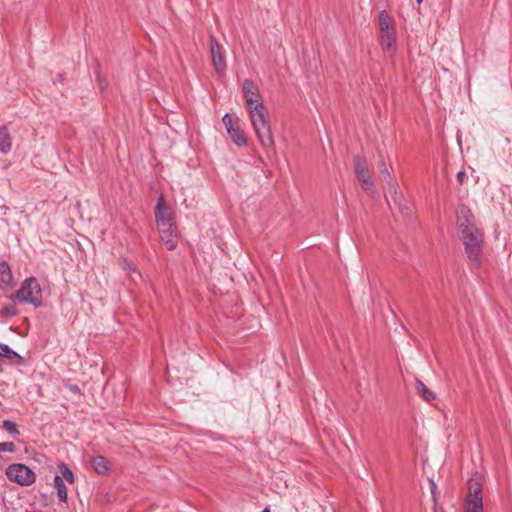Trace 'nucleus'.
<instances>
[{
	"label": "nucleus",
	"mask_w": 512,
	"mask_h": 512,
	"mask_svg": "<svg viewBox=\"0 0 512 512\" xmlns=\"http://www.w3.org/2000/svg\"><path fill=\"white\" fill-rule=\"evenodd\" d=\"M222 121L227 133L229 132V129L232 130L236 127V120H234V118L228 113L223 116Z\"/></svg>",
	"instance_id": "26"
},
{
	"label": "nucleus",
	"mask_w": 512,
	"mask_h": 512,
	"mask_svg": "<svg viewBox=\"0 0 512 512\" xmlns=\"http://www.w3.org/2000/svg\"><path fill=\"white\" fill-rule=\"evenodd\" d=\"M155 219H156L157 227L161 226V224L173 223L172 211L166 205V202H165L163 196H160L157 201V204L155 207Z\"/></svg>",
	"instance_id": "8"
},
{
	"label": "nucleus",
	"mask_w": 512,
	"mask_h": 512,
	"mask_svg": "<svg viewBox=\"0 0 512 512\" xmlns=\"http://www.w3.org/2000/svg\"><path fill=\"white\" fill-rule=\"evenodd\" d=\"M356 177L360 182V185L363 190L370 193L374 192V183L372 181V177L369 170L356 174Z\"/></svg>",
	"instance_id": "15"
},
{
	"label": "nucleus",
	"mask_w": 512,
	"mask_h": 512,
	"mask_svg": "<svg viewBox=\"0 0 512 512\" xmlns=\"http://www.w3.org/2000/svg\"><path fill=\"white\" fill-rule=\"evenodd\" d=\"M354 166H355V174L369 170L367 160L360 155H356L354 157Z\"/></svg>",
	"instance_id": "21"
},
{
	"label": "nucleus",
	"mask_w": 512,
	"mask_h": 512,
	"mask_svg": "<svg viewBox=\"0 0 512 512\" xmlns=\"http://www.w3.org/2000/svg\"><path fill=\"white\" fill-rule=\"evenodd\" d=\"M3 428L10 434L19 435L20 432L17 428V425L12 420H4L3 421Z\"/></svg>",
	"instance_id": "25"
},
{
	"label": "nucleus",
	"mask_w": 512,
	"mask_h": 512,
	"mask_svg": "<svg viewBox=\"0 0 512 512\" xmlns=\"http://www.w3.org/2000/svg\"><path fill=\"white\" fill-rule=\"evenodd\" d=\"M468 494L466 499H482V484L478 479L471 478L467 483Z\"/></svg>",
	"instance_id": "11"
},
{
	"label": "nucleus",
	"mask_w": 512,
	"mask_h": 512,
	"mask_svg": "<svg viewBox=\"0 0 512 512\" xmlns=\"http://www.w3.org/2000/svg\"><path fill=\"white\" fill-rule=\"evenodd\" d=\"M379 20H380L381 32L389 31V30H394V26L392 25V23L390 21V18H389L388 14L385 11H382L380 13Z\"/></svg>",
	"instance_id": "22"
},
{
	"label": "nucleus",
	"mask_w": 512,
	"mask_h": 512,
	"mask_svg": "<svg viewBox=\"0 0 512 512\" xmlns=\"http://www.w3.org/2000/svg\"><path fill=\"white\" fill-rule=\"evenodd\" d=\"M423 0H416L417 4L422 3Z\"/></svg>",
	"instance_id": "32"
},
{
	"label": "nucleus",
	"mask_w": 512,
	"mask_h": 512,
	"mask_svg": "<svg viewBox=\"0 0 512 512\" xmlns=\"http://www.w3.org/2000/svg\"><path fill=\"white\" fill-rule=\"evenodd\" d=\"M70 391L73 392V393H80V389L77 385H71L69 387Z\"/></svg>",
	"instance_id": "30"
},
{
	"label": "nucleus",
	"mask_w": 512,
	"mask_h": 512,
	"mask_svg": "<svg viewBox=\"0 0 512 512\" xmlns=\"http://www.w3.org/2000/svg\"><path fill=\"white\" fill-rule=\"evenodd\" d=\"M228 135L237 146H246L247 137L244 132L239 128L238 119H236V127L232 130L229 129Z\"/></svg>",
	"instance_id": "12"
},
{
	"label": "nucleus",
	"mask_w": 512,
	"mask_h": 512,
	"mask_svg": "<svg viewBox=\"0 0 512 512\" xmlns=\"http://www.w3.org/2000/svg\"><path fill=\"white\" fill-rule=\"evenodd\" d=\"M381 46L385 51L394 48L396 42L395 29L381 32Z\"/></svg>",
	"instance_id": "14"
},
{
	"label": "nucleus",
	"mask_w": 512,
	"mask_h": 512,
	"mask_svg": "<svg viewBox=\"0 0 512 512\" xmlns=\"http://www.w3.org/2000/svg\"><path fill=\"white\" fill-rule=\"evenodd\" d=\"M210 55L212 65L218 75L225 74L227 69L225 50L214 35L210 36Z\"/></svg>",
	"instance_id": "5"
},
{
	"label": "nucleus",
	"mask_w": 512,
	"mask_h": 512,
	"mask_svg": "<svg viewBox=\"0 0 512 512\" xmlns=\"http://www.w3.org/2000/svg\"><path fill=\"white\" fill-rule=\"evenodd\" d=\"M18 312L19 311L14 304V301H12V303L6 304L2 307L0 314L5 317H14L18 314Z\"/></svg>",
	"instance_id": "23"
},
{
	"label": "nucleus",
	"mask_w": 512,
	"mask_h": 512,
	"mask_svg": "<svg viewBox=\"0 0 512 512\" xmlns=\"http://www.w3.org/2000/svg\"><path fill=\"white\" fill-rule=\"evenodd\" d=\"M415 389L419 395L422 396V398L430 402L436 398V395L433 391H431L422 381L419 379L416 380L415 383Z\"/></svg>",
	"instance_id": "17"
},
{
	"label": "nucleus",
	"mask_w": 512,
	"mask_h": 512,
	"mask_svg": "<svg viewBox=\"0 0 512 512\" xmlns=\"http://www.w3.org/2000/svg\"><path fill=\"white\" fill-rule=\"evenodd\" d=\"M11 301L32 304L39 307L42 304V290L35 277L25 279L15 294L8 296Z\"/></svg>",
	"instance_id": "3"
},
{
	"label": "nucleus",
	"mask_w": 512,
	"mask_h": 512,
	"mask_svg": "<svg viewBox=\"0 0 512 512\" xmlns=\"http://www.w3.org/2000/svg\"><path fill=\"white\" fill-rule=\"evenodd\" d=\"M6 476L22 486H27L35 482V473L24 464H11L6 470Z\"/></svg>",
	"instance_id": "4"
},
{
	"label": "nucleus",
	"mask_w": 512,
	"mask_h": 512,
	"mask_svg": "<svg viewBox=\"0 0 512 512\" xmlns=\"http://www.w3.org/2000/svg\"><path fill=\"white\" fill-rule=\"evenodd\" d=\"M13 276L10 266L7 262H0V287L2 289H8L11 287Z\"/></svg>",
	"instance_id": "10"
},
{
	"label": "nucleus",
	"mask_w": 512,
	"mask_h": 512,
	"mask_svg": "<svg viewBox=\"0 0 512 512\" xmlns=\"http://www.w3.org/2000/svg\"><path fill=\"white\" fill-rule=\"evenodd\" d=\"M120 265L123 270L127 271L128 273L136 271L134 265L126 259L121 260Z\"/></svg>",
	"instance_id": "28"
},
{
	"label": "nucleus",
	"mask_w": 512,
	"mask_h": 512,
	"mask_svg": "<svg viewBox=\"0 0 512 512\" xmlns=\"http://www.w3.org/2000/svg\"><path fill=\"white\" fill-rule=\"evenodd\" d=\"M247 110L249 112L252 127L261 146L267 152L272 151L275 153L274 136L264 104L262 103L257 106H251Z\"/></svg>",
	"instance_id": "2"
},
{
	"label": "nucleus",
	"mask_w": 512,
	"mask_h": 512,
	"mask_svg": "<svg viewBox=\"0 0 512 512\" xmlns=\"http://www.w3.org/2000/svg\"><path fill=\"white\" fill-rule=\"evenodd\" d=\"M160 238L169 250H174L178 243V233L174 222L158 226Z\"/></svg>",
	"instance_id": "7"
},
{
	"label": "nucleus",
	"mask_w": 512,
	"mask_h": 512,
	"mask_svg": "<svg viewBox=\"0 0 512 512\" xmlns=\"http://www.w3.org/2000/svg\"><path fill=\"white\" fill-rule=\"evenodd\" d=\"M54 483H55V487L57 489V495H58V498L60 499V501L66 503L67 502V488L64 484V481L62 479V477H60L59 475H56L54 477Z\"/></svg>",
	"instance_id": "19"
},
{
	"label": "nucleus",
	"mask_w": 512,
	"mask_h": 512,
	"mask_svg": "<svg viewBox=\"0 0 512 512\" xmlns=\"http://www.w3.org/2000/svg\"><path fill=\"white\" fill-rule=\"evenodd\" d=\"M15 445L13 442H2L0 443V453L2 452H14Z\"/></svg>",
	"instance_id": "27"
},
{
	"label": "nucleus",
	"mask_w": 512,
	"mask_h": 512,
	"mask_svg": "<svg viewBox=\"0 0 512 512\" xmlns=\"http://www.w3.org/2000/svg\"><path fill=\"white\" fill-rule=\"evenodd\" d=\"M430 484H431V491L434 494V490L436 489V485H435V483L432 480H430Z\"/></svg>",
	"instance_id": "31"
},
{
	"label": "nucleus",
	"mask_w": 512,
	"mask_h": 512,
	"mask_svg": "<svg viewBox=\"0 0 512 512\" xmlns=\"http://www.w3.org/2000/svg\"><path fill=\"white\" fill-rule=\"evenodd\" d=\"M59 469H60V472H61V476L60 477H62V479H65L69 483H73L74 482L73 472L71 471V469L65 463H61L59 465Z\"/></svg>",
	"instance_id": "24"
},
{
	"label": "nucleus",
	"mask_w": 512,
	"mask_h": 512,
	"mask_svg": "<svg viewBox=\"0 0 512 512\" xmlns=\"http://www.w3.org/2000/svg\"><path fill=\"white\" fill-rule=\"evenodd\" d=\"M457 181L462 184L466 178V173L464 171H459L456 175Z\"/></svg>",
	"instance_id": "29"
},
{
	"label": "nucleus",
	"mask_w": 512,
	"mask_h": 512,
	"mask_svg": "<svg viewBox=\"0 0 512 512\" xmlns=\"http://www.w3.org/2000/svg\"><path fill=\"white\" fill-rule=\"evenodd\" d=\"M243 97L246 101V108L262 104V98L258 86L251 80L246 79L242 85Z\"/></svg>",
	"instance_id": "6"
},
{
	"label": "nucleus",
	"mask_w": 512,
	"mask_h": 512,
	"mask_svg": "<svg viewBox=\"0 0 512 512\" xmlns=\"http://www.w3.org/2000/svg\"><path fill=\"white\" fill-rule=\"evenodd\" d=\"M458 228L466 257L474 268L482 263L483 233L475 226L471 211L462 206L457 211Z\"/></svg>",
	"instance_id": "1"
},
{
	"label": "nucleus",
	"mask_w": 512,
	"mask_h": 512,
	"mask_svg": "<svg viewBox=\"0 0 512 512\" xmlns=\"http://www.w3.org/2000/svg\"><path fill=\"white\" fill-rule=\"evenodd\" d=\"M466 512H483V500L482 499H466L465 504Z\"/></svg>",
	"instance_id": "20"
},
{
	"label": "nucleus",
	"mask_w": 512,
	"mask_h": 512,
	"mask_svg": "<svg viewBox=\"0 0 512 512\" xmlns=\"http://www.w3.org/2000/svg\"><path fill=\"white\" fill-rule=\"evenodd\" d=\"M12 148V141L8 129L5 126L0 127V153L7 154Z\"/></svg>",
	"instance_id": "13"
},
{
	"label": "nucleus",
	"mask_w": 512,
	"mask_h": 512,
	"mask_svg": "<svg viewBox=\"0 0 512 512\" xmlns=\"http://www.w3.org/2000/svg\"><path fill=\"white\" fill-rule=\"evenodd\" d=\"M0 357H4L8 360L15 361L18 364H21L23 358L12 350L8 345L0 343Z\"/></svg>",
	"instance_id": "16"
},
{
	"label": "nucleus",
	"mask_w": 512,
	"mask_h": 512,
	"mask_svg": "<svg viewBox=\"0 0 512 512\" xmlns=\"http://www.w3.org/2000/svg\"><path fill=\"white\" fill-rule=\"evenodd\" d=\"M91 465L96 473L98 474H104L108 470V461L103 456H95L91 459Z\"/></svg>",
	"instance_id": "18"
},
{
	"label": "nucleus",
	"mask_w": 512,
	"mask_h": 512,
	"mask_svg": "<svg viewBox=\"0 0 512 512\" xmlns=\"http://www.w3.org/2000/svg\"><path fill=\"white\" fill-rule=\"evenodd\" d=\"M391 167H388L385 163L383 157L381 156L378 160V179L382 182H385L391 186V188L394 190V192H397V185L393 181L391 172Z\"/></svg>",
	"instance_id": "9"
}]
</instances>
